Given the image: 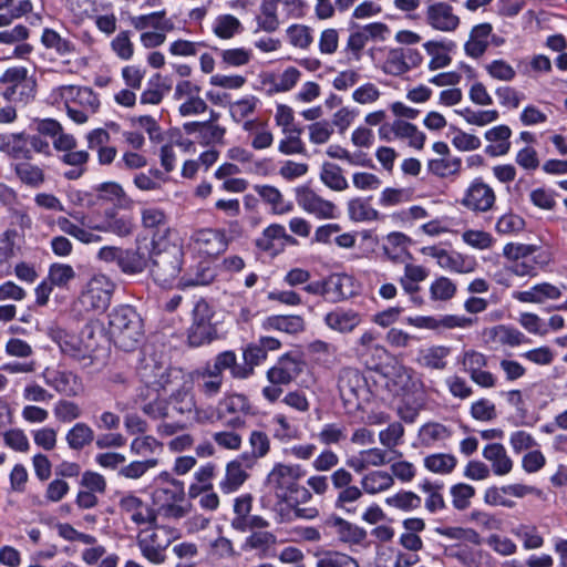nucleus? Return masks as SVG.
I'll use <instances>...</instances> for the list:
<instances>
[{"mask_svg":"<svg viewBox=\"0 0 567 567\" xmlns=\"http://www.w3.org/2000/svg\"><path fill=\"white\" fill-rule=\"evenodd\" d=\"M109 332L116 347L133 351L144 336L143 320L133 307L120 306L109 313Z\"/></svg>","mask_w":567,"mask_h":567,"instance_id":"1","label":"nucleus"},{"mask_svg":"<svg viewBox=\"0 0 567 567\" xmlns=\"http://www.w3.org/2000/svg\"><path fill=\"white\" fill-rule=\"evenodd\" d=\"M183 250L176 245H171L163 250L154 251L150 256L152 262L151 275L159 286H169L179 275L182 269Z\"/></svg>","mask_w":567,"mask_h":567,"instance_id":"2","label":"nucleus"},{"mask_svg":"<svg viewBox=\"0 0 567 567\" xmlns=\"http://www.w3.org/2000/svg\"><path fill=\"white\" fill-rule=\"evenodd\" d=\"M297 203L305 210L319 218H333L336 206L332 202L326 200L317 195L309 187H299L296 190Z\"/></svg>","mask_w":567,"mask_h":567,"instance_id":"3","label":"nucleus"},{"mask_svg":"<svg viewBox=\"0 0 567 567\" xmlns=\"http://www.w3.org/2000/svg\"><path fill=\"white\" fill-rule=\"evenodd\" d=\"M323 527L334 533L339 540L346 544L359 545L367 538V532L363 528L337 515L329 516L324 520Z\"/></svg>","mask_w":567,"mask_h":567,"instance_id":"4","label":"nucleus"},{"mask_svg":"<svg viewBox=\"0 0 567 567\" xmlns=\"http://www.w3.org/2000/svg\"><path fill=\"white\" fill-rule=\"evenodd\" d=\"M495 203V193L482 179H475L468 187L462 204L473 210L487 212Z\"/></svg>","mask_w":567,"mask_h":567,"instance_id":"5","label":"nucleus"},{"mask_svg":"<svg viewBox=\"0 0 567 567\" xmlns=\"http://www.w3.org/2000/svg\"><path fill=\"white\" fill-rule=\"evenodd\" d=\"M305 472L299 465L277 464L268 475V482L276 489L289 491L292 493L297 481L302 477Z\"/></svg>","mask_w":567,"mask_h":567,"instance_id":"6","label":"nucleus"},{"mask_svg":"<svg viewBox=\"0 0 567 567\" xmlns=\"http://www.w3.org/2000/svg\"><path fill=\"white\" fill-rule=\"evenodd\" d=\"M195 243L207 256H218L227 249L228 240L223 230L200 229L195 235Z\"/></svg>","mask_w":567,"mask_h":567,"instance_id":"7","label":"nucleus"},{"mask_svg":"<svg viewBox=\"0 0 567 567\" xmlns=\"http://www.w3.org/2000/svg\"><path fill=\"white\" fill-rule=\"evenodd\" d=\"M427 23L441 31H454L460 24V18L453 13V8L440 2L427 8Z\"/></svg>","mask_w":567,"mask_h":567,"instance_id":"8","label":"nucleus"},{"mask_svg":"<svg viewBox=\"0 0 567 567\" xmlns=\"http://www.w3.org/2000/svg\"><path fill=\"white\" fill-rule=\"evenodd\" d=\"M112 289L103 288V278H93L82 295V302L96 311L105 310L111 302Z\"/></svg>","mask_w":567,"mask_h":567,"instance_id":"9","label":"nucleus"},{"mask_svg":"<svg viewBox=\"0 0 567 567\" xmlns=\"http://www.w3.org/2000/svg\"><path fill=\"white\" fill-rule=\"evenodd\" d=\"M485 138L492 144L485 147V153L492 157L506 155L511 150L512 130L507 125H497L485 132Z\"/></svg>","mask_w":567,"mask_h":567,"instance_id":"10","label":"nucleus"},{"mask_svg":"<svg viewBox=\"0 0 567 567\" xmlns=\"http://www.w3.org/2000/svg\"><path fill=\"white\" fill-rule=\"evenodd\" d=\"M150 255L147 249L141 247L123 249L120 255L118 268L126 275H137L148 266Z\"/></svg>","mask_w":567,"mask_h":567,"instance_id":"11","label":"nucleus"},{"mask_svg":"<svg viewBox=\"0 0 567 567\" xmlns=\"http://www.w3.org/2000/svg\"><path fill=\"white\" fill-rule=\"evenodd\" d=\"M560 296L561 292L559 288L549 282L537 284L528 290L515 291L513 293L514 299L520 302L534 303H543L546 300H555Z\"/></svg>","mask_w":567,"mask_h":567,"instance_id":"12","label":"nucleus"},{"mask_svg":"<svg viewBox=\"0 0 567 567\" xmlns=\"http://www.w3.org/2000/svg\"><path fill=\"white\" fill-rule=\"evenodd\" d=\"M172 370L169 367L164 365L162 362L156 361L154 358L146 361L145 364L140 369L143 381L148 384L156 386L157 389H165L171 382Z\"/></svg>","mask_w":567,"mask_h":567,"instance_id":"13","label":"nucleus"},{"mask_svg":"<svg viewBox=\"0 0 567 567\" xmlns=\"http://www.w3.org/2000/svg\"><path fill=\"white\" fill-rule=\"evenodd\" d=\"M410 238L402 233H391L386 236L382 249L384 255L393 262H406L412 259L406 247Z\"/></svg>","mask_w":567,"mask_h":567,"instance_id":"14","label":"nucleus"},{"mask_svg":"<svg viewBox=\"0 0 567 567\" xmlns=\"http://www.w3.org/2000/svg\"><path fill=\"white\" fill-rule=\"evenodd\" d=\"M483 456L491 462L492 470L495 475L503 476L508 474L513 468V461L507 455L503 444L491 443L483 450Z\"/></svg>","mask_w":567,"mask_h":567,"instance_id":"15","label":"nucleus"},{"mask_svg":"<svg viewBox=\"0 0 567 567\" xmlns=\"http://www.w3.org/2000/svg\"><path fill=\"white\" fill-rule=\"evenodd\" d=\"M491 32L492 25L489 23L475 25L471 31L468 41L464 45L466 54L474 59L483 55L488 47L487 39Z\"/></svg>","mask_w":567,"mask_h":567,"instance_id":"16","label":"nucleus"},{"mask_svg":"<svg viewBox=\"0 0 567 567\" xmlns=\"http://www.w3.org/2000/svg\"><path fill=\"white\" fill-rule=\"evenodd\" d=\"M324 321L327 326L340 332H349L360 323V316L353 310L337 308L327 313Z\"/></svg>","mask_w":567,"mask_h":567,"instance_id":"17","label":"nucleus"},{"mask_svg":"<svg viewBox=\"0 0 567 567\" xmlns=\"http://www.w3.org/2000/svg\"><path fill=\"white\" fill-rule=\"evenodd\" d=\"M404 276L400 282L411 299L416 303H422V298L416 297L415 293L420 291V284L425 279V269L422 266L413 265L412 262H404Z\"/></svg>","mask_w":567,"mask_h":567,"instance_id":"18","label":"nucleus"},{"mask_svg":"<svg viewBox=\"0 0 567 567\" xmlns=\"http://www.w3.org/2000/svg\"><path fill=\"white\" fill-rule=\"evenodd\" d=\"M248 476L241 462L234 460L227 464L225 477L219 483V488L225 494L234 493L246 482Z\"/></svg>","mask_w":567,"mask_h":567,"instance_id":"19","label":"nucleus"},{"mask_svg":"<svg viewBox=\"0 0 567 567\" xmlns=\"http://www.w3.org/2000/svg\"><path fill=\"white\" fill-rule=\"evenodd\" d=\"M267 330H278L289 334H297L305 330V320L300 316H270L264 321Z\"/></svg>","mask_w":567,"mask_h":567,"instance_id":"20","label":"nucleus"},{"mask_svg":"<svg viewBox=\"0 0 567 567\" xmlns=\"http://www.w3.org/2000/svg\"><path fill=\"white\" fill-rule=\"evenodd\" d=\"M455 48L453 41H427V55L432 59L429 63L431 70L444 68L451 63L449 53Z\"/></svg>","mask_w":567,"mask_h":567,"instance_id":"21","label":"nucleus"},{"mask_svg":"<svg viewBox=\"0 0 567 567\" xmlns=\"http://www.w3.org/2000/svg\"><path fill=\"white\" fill-rule=\"evenodd\" d=\"M473 324V319L455 315H445L440 317L427 316V330L436 333H443L445 330L455 328H466Z\"/></svg>","mask_w":567,"mask_h":567,"instance_id":"22","label":"nucleus"},{"mask_svg":"<svg viewBox=\"0 0 567 567\" xmlns=\"http://www.w3.org/2000/svg\"><path fill=\"white\" fill-rule=\"evenodd\" d=\"M134 224L132 218L126 215H118L114 212L107 213L106 218L101 226H96L95 229L110 231L120 237L130 236L133 231Z\"/></svg>","mask_w":567,"mask_h":567,"instance_id":"23","label":"nucleus"},{"mask_svg":"<svg viewBox=\"0 0 567 567\" xmlns=\"http://www.w3.org/2000/svg\"><path fill=\"white\" fill-rule=\"evenodd\" d=\"M169 411L175 414L184 415L189 414L195 409L194 395L189 389H178L167 400Z\"/></svg>","mask_w":567,"mask_h":567,"instance_id":"24","label":"nucleus"},{"mask_svg":"<svg viewBox=\"0 0 567 567\" xmlns=\"http://www.w3.org/2000/svg\"><path fill=\"white\" fill-rule=\"evenodd\" d=\"M14 172L18 178L30 187L38 188L44 183L43 171L29 162L16 164Z\"/></svg>","mask_w":567,"mask_h":567,"instance_id":"25","label":"nucleus"},{"mask_svg":"<svg viewBox=\"0 0 567 567\" xmlns=\"http://www.w3.org/2000/svg\"><path fill=\"white\" fill-rule=\"evenodd\" d=\"M320 179L326 186L338 192L344 190L349 186L346 177L342 175L341 168L329 162L323 163Z\"/></svg>","mask_w":567,"mask_h":567,"instance_id":"26","label":"nucleus"},{"mask_svg":"<svg viewBox=\"0 0 567 567\" xmlns=\"http://www.w3.org/2000/svg\"><path fill=\"white\" fill-rule=\"evenodd\" d=\"M393 484L391 474L383 471H374L364 475L361 480L363 491L369 494H375L388 489Z\"/></svg>","mask_w":567,"mask_h":567,"instance_id":"27","label":"nucleus"},{"mask_svg":"<svg viewBox=\"0 0 567 567\" xmlns=\"http://www.w3.org/2000/svg\"><path fill=\"white\" fill-rule=\"evenodd\" d=\"M216 367L223 372L226 369H230L234 378L245 379L251 375V369L237 364L236 354L233 351H224L219 353L214 362Z\"/></svg>","mask_w":567,"mask_h":567,"instance_id":"28","label":"nucleus"},{"mask_svg":"<svg viewBox=\"0 0 567 567\" xmlns=\"http://www.w3.org/2000/svg\"><path fill=\"white\" fill-rule=\"evenodd\" d=\"M94 440V432L86 423H76L66 434V442L72 450H82Z\"/></svg>","mask_w":567,"mask_h":567,"instance_id":"29","label":"nucleus"},{"mask_svg":"<svg viewBox=\"0 0 567 567\" xmlns=\"http://www.w3.org/2000/svg\"><path fill=\"white\" fill-rule=\"evenodd\" d=\"M213 31L220 39H231L243 31V25L236 17L221 14L216 18Z\"/></svg>","mask_w":567,"mask_h":567,"instance_id":"30","label":"nucleus"},{"mask_svg":"<svg viewBox=\"0 0 567 567\" xmlns=\"http://www.w3.org/2000/svg\"><path fill=\"white\" fill-rule=\"evenodd\" d=\"M350 281L348 276L331 275L324 279V286L327 289L326 299L331 302H338L346 299L351 291H346L344 285Z\"/></svg>","mask_w":567,"mask_h":567,"instance_id":"31","label":"nucleus"},{"mask_svg":"<svg viewBox=\"0 0 567 567\" xmlns=\"http://www.w3.org/2000/svg\"><path fill=\"white\" fill-rule=\"evenodd\" d=\"M254 497L251 494H243L234 501V517L230 526L236 530L251 515Z\"/></svg>","mask_w":567,"mask_h":567,"instance_id":"32","label":"nucleus"},{"mask_svg":"<svg viewBox=\"0 0 567 567\" xmlns=\"http://www.w3.org/2000/svg\"><path fill=\"white\" fill-rule=\"evenodd\" d=\"M214 278V269L200 262L197 265L195 274H185L181 278L179 285L182 287L205 286L210 284Z\"/></svg>","mask_w":567,"mask_h":567,"instance_id":"33","label":"nucleus"},{"mask_svg":"<svg viewBox=\"0 0 567 567\" xmlns=\"http://www.w3.org/2000/svg\"><path fill=\"white\" fill-rule=\"evenodd\" d=\"M216 328L213 323H193L188 331V341L193 347L209 343L216 337Z\"/></svg>","mask_w":567,"mask_h":567,"instance_id":"34","label":"nucleus"},{"mask_svg":"<svg viewBox=\"0 0 567 567\" xmlns=\"http://www.w3.org/2000/svg\"><path fill=\"white\" fill-rule=\"evenodd\" d=\"M171 534L172 530L164 526L155 528L151 533L143 530L137 537V544L147 543L150 545H154L157 548L166 549L172 543Z\"/></svg>","mask_w":567,"mask_h":567,"instance_id":"35","label":"nucleus"},{"mask_svg":"<svg viewBox=\"0 0 567 567\" xmlns=\"http://www.w3.org/2000/svg\"><path fill=\"white\" fill-rule=\"evenodd\" d=\"M219 408L220 417L224 415V412L229 414L243 413L247 415L250 413L251 410L248 399L243 394H233L225 398L223 401H220Z\"/></svg>","mask_w":567,"mask_h":567,"instance_id":"36","label":"nucleus"},{"mask_svg":"<svg viewBox=\"0 0 567 567\" xmlns=\"http://www.w3.org/2000/svg\"><path fill=\"white\" fill-rule=\"evenodd\" d=\"M62 95H75L80 104L87 105L92 112H95L100 105L97 95L90 87H78L74 85H65L61 87Z\"/></svg>","mask_w":567,"mask_h":567,"instance_id":"37","label":"nucleus"},{"mask_svg":"<svg viewBox=\"0 0 567 567\" xmlns=\"http://www.w3.org/2000/svg\"><path fill=\"white\" fill-rule=\"evenodd\" d=\"M394 128L396 137L409 138L410 145L415 148L423 147L425 137L423 133L417 131L415 125L402 120H396L394 122Z\"/></svg>","mask_w":567,"mask_h":567,"instance_id":"38","label":"nucleus"},{"mask_svg":"<svg viewBox=\"0 0 567 567\" xmlns=\"http://www.w3.org/2000/svg\"><path fill=\"white\" fill-rule=\"evenodd\" d=\"M430 293L434 301H449L456 293V285L446 277H440L432 282Z\"/></svg>","mask_w":567,"mask_h":567,"instance_id":"39","label":"nucleus"},{"mask_svg":"<svg viewBox=\"0 0 567 567\" xmlns=\"http://www.w3.org/2000/svg\"><path fill=\"white\" fill-rule=\"evenodd\" d=\"M28 70L23 66L10 68L0 76V82L10 84L6 91L7 96L16 95L19 86L27 80Z\"/></svg>","mask_w":567,"mask_h":567,"instance_id":"40","label":"nucleus"},{"mask_svg":"<svg viewBox=\"0 0 567 567\" xmlns=\"http://www.w3.org/2000/svg\"><path fill=\"white\" fill-rule=\"evenodd\" d=\"M28 135L25 133L11 134V142L4 146L7 154L13 158L31 159L32 153L28 147Z\"/></svg>","mask_w":567,"mask_h":567,"instance_id":"41","label":"nucleus"},{"mask_svg":"<svg viewBox=\"0 0 567 567\" xmlns=\"http://www.w3.org/2000/svg\"><path fill=\"white\" fill-rule=\"evenodd\" d=\"M317 567H360L351 556L339 551H326L319 557Z\"/></svg>","mask_w":567,"mask_h":567,"instance_id":"42","label":"nucleus"},{"mask_svg":"<svg viewBox=\"0 0 567 567\" xmlns=\"http://www.w3.org/2000/svg\"><path fill=\"white\" fill-rule=\"evenodd\" d=\"M427 255L435 258L441 268L462 271L460 256L454 257L446 249L437 246H427Z\"/></svg>","mask_w":567,"mask_h":567,"instance_id":"43","label":"nucleus"},{"mask_svg":"<svg viewBox=\"0 0 567 567\" xmlns=\"http://www.w3.org/2000/svg\"><path fill=\"white\" fill-rule=\"evenodd\" d=\"M461 167V159L449 156L441 159H432L427 163V168L440 177H446L456 174Z\"/></svg>","mask_w":567,"mask_h":567,"instance_id":"44","label":"nucleus"},{"mask_svg":"<svg viewBox=\"0 0 567 567\" xmlns=\"http://www.w3.org/2000/svg\"><path fill=\"white\" fill-rule=\"evenodd\" d=\"M451 495L453 506L458 511H464L470 506L471 498L475 495V488L468 484L458 483L452 486Z\"/></svg>","mask_w":567,"mask_h":567,"instance_id":"45","label":"nucleus"},{"mask_svg":"<svg viewBox=\"0 0 567 567\" xmlns=\"http://www.w3.org/2000/svg\"><path fill=\"white\" fill-rule=\"evenodd\" d=\"M349 215L351 219L357 221L375 220L379 217V213L361 198H354L349 202Z\"/></svg>","mask_w":567,"mask_h":567,"instance_id":"46","label":"nucleus"},{"mask_svg":"<svg viewBox=\"0 0 567 567\" xmlns=\"http://www.w3.org/2000/svg\"><path fill=\"white\" fill-rule=\"evenodd\" d=\"M458 113L465 118V121L470 124L484 126L496 121L499 116L498 111L496 110H487V111H474L470 107H466Z\"/></svg>","mask_w":567,"mask_h":567,"instance_id":"47","label":"nucleus"},{"mask_svg":"<svg viewBox=\"0 0 567 567\" xmlns=\"http://www.w3.org/2000/svg\"><path fill=\"white\" fill-rule=\"evenodd\" d=\"M287 35L293 47L307 49L312 43L311 28L302 24L290 25Z\"/></svg>","mask_w":567,"mask_h":567,"instance_id":"48","label":"nucleus"},{"mask_svg":"<svg viewBox=\"0 0 567 567\" xmlns=\"http://www.w3.org/2000/svg\"><path fill=\"white\" fill-rule=\"evenodd\" d=\"M493 330L502 344L516 347L528 341L523 332L512 327L498 326Z\"/></svg>","mask_w":567,"mask_h":567,"instance_id":"49","label":"nucleus"},{"mask_svg":"<svg viewBox=\"0 0 567 567\" xmlns=\"http://www.w3.org/2000/svg\"><path fill=\"white\" fill-rule=\"evenodd\" d=\"M75 271L70 265L65 264H53L49 269V280L51 285L63 287L70 280L74 279Z\"/></svg>","mask_w":567,"mask_h":567,"instance_id":"50","label":"nucleus"},{"mask_svg":"<svg viewBox=\"0 0 567 567\" xmlns=\"http://www.w3.org/2000/svg\"><path fill=\"white\" fill-rule=\"evenodd\" d=\"M462 238L468 246L481 250L488 249L494 241L489 233L474 229L464 231Z\"/></svg>","mask_w":567,"mask_h":567,"instance_id":"51","label":"nucleus"},{"mask_svg":"<svg viewBox=\"0 0 567 567\" xmlns=\"http://www.w3.org/2000/svg\"><path fill=\"white\" fill-rule=\"evenodd\" d=\"M317 436L324 445L338 444L347 437L346 427L337 423H329L321 429Z\"/></svg>","mask_w":567,"mask_h":567,"instance_id":"52","label":"nucleus"},{"mask_svg":"<svg viewBox=\"0 0 567 567\" xmlns=\"http://www.w3.org/2000/svg\"><path fill=\"white\" fill-rule=\"evenodd\" d=\"M156 458H147L145 461H134L126 466H123L120 470V475L126 478H140L143 476L150 468H153L157 465Z\"/></svg>","mask_w":567,"mask_h":567,"instance_id":"53","label":"nucleus"},{"mask_svg":"<svg viewBox=\"0 0 567 567\" xmlns=\"http://www.w3.org/2000/svg\"><path fill=\"white\" fill-rule=\"evenodd\" d=\"M499 104L507 109H517L525 99L522 92L512 86H499L495 90Z\"/></svg>","mask_w":567,"mask_h":567,"instance_id":"54","label":"nucleus"},{"mask_svg":"<svg viewBox=\"0 0 567 567\" xmlns=\"http://www.w3.org/2000/svg\"><path fill=\"white\" fill-rule=\"evenodd\" d=\"M456 465V460L450 454L427 456V470L436 473H450Z\"/></svg>","mask_w":567,"mask_h":567,"instance_id":"55","label":"nucleus"},{"mask_svg":"<svg viewBox=\"0 0 567 567\" xmlns=\"http://www.w3.org/2000/svg\"><path fill=\"white\" fill-rule=\"evenodd\" d=\"M162 450V443L153 436L136 437L131 443V451L135 454L146 456Z\"/></svg>","mask_w":567,"mask_h":567,"instance_id":"56","label":"nucleus"},{"mask_svg":"<svg viewBox=\"0 0 567 567\" xmlns=\"http://www.w3.org/2000/svg\"><path fill=\"white\" fill-rule=\"evenodd\" d=\"M488 74L501 81H512L516 76V71L504 60H495L486 65Z\"/></svg>","mask_w":567,"mask_h":567,"instance_id":"57","label":"nucleus"},{"mask_svg":"<svg viewBox=\"0 0 567 567\" xmlns=\"http://www.w3.org/2000/svg\"><path fill=\"white\" fill-rule=\"evenodd\" d=\"M113 51L123 60H130L134 53L133 43L130 40V32H120L111 43Z\"/></svg>","mask_w":567,"mask_h":567,"instance_id":"58","label":"nucleus"},{"mask_svg":"<svg viewBox=\"0 0 567 567\" xmlns=\"http://www.w3.org/2000/svg\"><path fill=\"white\" fill-rule=\"evenodd\" d=\"M276 543V536L270 532H252L245 540L244 548L266 549Z\"/></svg>","mask_w":567,"mask_h":567,"instance_id":"59","label":"nucleus"},{"mask_svg":"<svg viewBox=\"0 0 567 567\" xmlns=\"http://www.w3.org/2000/svg\"><path fill=\"white\" fill-rule=\"evenodd\" d=\"M251 453L255 458L264 457L270 450L268 435L261 431H252L249 437Z\"/></svg>","mask_w":567,"mask_h":567,"instance_id":"60","label":"nucleus"},{"mask_svg":"<svg viewBox=\"0 0 567 567\" xmlns=\"http://www.w3.org/2000/svg\"><path fill=\"white\" fill-rule=\"evenodd\" d=\"M471 415L478 421H491L496 417V408L486 399L474 402L471 406Z\"/></svg>","mask_w":567,"mask_h":567,"instance_id":"61","label":"nucleus"},{"mask_svg":"<svg viewBox=\"0 0 567 567\" xmlns=\"http://www.w3.org/2000/svg\"><path fill=\"white\" fill-rule=\"evenodd\" d=\"M361 496L362 491L357 486L350 485L339 491L334 505L337 508H342L348 513H351L353 512V508L349 507V504L357 502Z\"/></svg>","mask_w":567,"mask_h":567,"instance_id":"62","label":"nucleus"},{"mask_svg":"<svg viewBox=\"0 0 567 567\" xmlns=\"http://www.w3.org/2000/svg\"><path fill=\"white\" fill-rule=\"evenodd\" d=\"M54 414L62 422H71L81 415V410L74 402L61 400L54 408Z\"/></svg>","mask_w":567,"mask_h":567,"instance_id":"63","label":"nucleus"},{"mask_svg":"<svg viewBox=\"0 0 567 567\" xmlns=\"http://www.w3.org/2000/svg\"><path fill=\"white\" fill-rule=\"evenodd\" d=\"M515 534L523 539L526 549H536L544 544V538L537 533L534 526H520Z\"/></svg>","mask_w":567,"mask_h":567,"instance_id":"64","label":"nucleus"}]
</instances>
